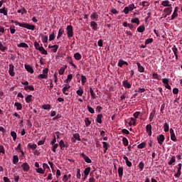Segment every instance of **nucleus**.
<instances>
[{"label": "nucleus", "mask_w": 182, "mask_h": 182, "mask_svg": "<svg viewBox=\"0 0 182 182\" xmlns=\"http://www.w3.org/2000/svg\"><path fill=\"white\" fill-rule=\"evenodd\" d=\"M64 32H65V30L63 28H60L59 29L58 37H57L58 39H59V38H60V36L63 35Z\"/></svg>", "instance_id": "32"}, {"label": "nucleus", "mask_w": 182, "mask_h": 182, "mask_svg": "<svg viewBox=\"0 0 182 182\" xmlns=\"http://www.w3.org/2000/svg\"><path fill=\"white\" fill-rule=\"evenodd\" d=\"M90 26L94 31H97V23L91 21Z\"/></svg>", "instance_id": "16"}, {"label": "nucleus", "mask_w": 182, "mask_h": 182, "mask_svg": "<svg viewBox=\"0 0 182 182\" xmlns=\"http://www.w3.org/2000/svg\"><path fill=\"white\" fill-rule=\"evenodd\" d=\"M67 66L65 65V67H62L59 70L58 73L59 75H63L65 73V70L66 69Z\"/></svg>", "instance_id": "43"}, {"label": "nucleus", "mask_w": 182, "mask_h": 182, "mask_svg": "<svg viewBox=\"0 0 182 182\" xmlns=\"http://www.w3.org/2000/svg\"><path fill=\"white\" fill-rule=\"evenodd\" d=\"M131 22L132 23H136L137 25H139V23H140V20H139V18H132Z\"/></svg>", "instance_id": "39"}, {"label": "nucleus", "mask_w": 182, "mask_h": 182, "mask_svg": "<svg viewBox=\"0 0 182 182\" xmlns=\"http://www.w3.org/2000/svg\"><path fill=\"white\" fill-rule=\"evenodd\" d=\"M81 156L82 157V159H84L86 163H92V160L89 159V157L87 156H86V154H85L84 153L81 154Z\"/></svg>", "instance_id": "10"}, {"label": "nucleus", "mask_w": 182, "mask_h": 182, "mask_svg": "<svg viewBox=\"0 0 182 182\" xmlns=\"http://www.w3.org/2000/svg\"><path fill=\"white\" fill-rule=\"evenodd\" d=\"M171 140H172V141H177V137H176V134H171Z\"/></svg>", "instance_id": "57"}, {"label": "nucleus", "mask_w": 182, "mask_h": 182, "mask_svg": "<svg viewBox=\"0 0 182 182\" xmlns=\"http://www.w3.org/2000/svg\"><path fill=\"white\" fill-rule=\"evenodd\" d=\"M74 58L76 60H80L82 59V55L79 53H76L74 54Z\"/></svg>", "instance_id": "34"}, {"label": "nucleus", "mask_w": 182, "mask_h": 182, "mask_svg": "<svg viewBox=\"0 0 182 182\" xmlns=\"http://www.w3.org/2000/svg\"><path fill=\"white\" fill-rule=\"evenodd\" d=\"M42 107L44 110H50V105H43Z\"/></svg>", "instance_id": "47"}, {"label": "nucleus", "mask_w": 182, "mask_h": 182, "mask_svg": "<svg viewBox=\"0 0 182 182\" xmlns=\"http://www.w3.org/2000/svg\"><path fill=\"white\" fill-rule=\"evenodd\" d=\"M156 139H157L159 144H160V145L163 144V142L164 141V140H166V137L164 136V134H160L159 136H158L156 137Z\"/></svg>", "instance_id": "4"}, {"label": "nucleus", "mask_w": 182, "mask_h": 182, "mask_svg": "<svg viewBox=\"0 0 182 182\" xmlns=\"http://www.w3.org/2000/svg\"><path fill=\"white\" fill-rule=\"evenodd\" d=\"M173 163H176V156H172L171 157V159L169 160V161L168 162V164L169 166H171V164H173Z\"/></svg>", "instance_id": "30"}, {"label": "nucleus", "mask_w": 182, "mask_h": 182, "mask_svg": "<svg viewBox=\"0 0 182 182\" xmlns=\"http://www.w3.org/2000/svg\"><path fill=\"white\" fill-rule=\"evenodd\" d=\"M145 30L144 26H140L138 27L137 31L138 32L143 33V31Z\"/></svg>", "instance_id": "55"}, {"label": "nucleus", "mask_w": 182, "mask_h": 182, "mask_svg": "<svg viewBox=\"0 0 182 182\" xmlns=\"http://www.w3.org/2000/svg\"><path fill=\"white\" fill-rule=\"evenodd\" d=\"M14 106H16L17 110L22 109V104H21L20 102H15Z\"/></svg>", "instance_id": "36"}, {"label": "nucleus", "mask_w": 182, "mask_h": 182, "mask_svg": "<svg viewBox=\"0 0 182 182\" xmlns=\"http://www.w3.org/2000/svg\"><path fill=\"white\" fill-rule=\"evenodd\" d=\"M153 42V38H148L145 41V45H149V43H151Z\"/></svg>", "instance_id": "64"}, {"label": "nucleus", "mask_w": 182, "mask_h": 182, "mask_svg": "<svg viewBox=\"0 0 182 182\" xmlns=\"http://www.w3.org/2000/svg\"><path fill=\"white\" fill-rule=\"evenodd\" d=\"M80 169L77 168V173H76V178H78V180H80Z\"/></svg>", "instance_id": "58"}, {"label": "nucleus", "mask_w": 182, "mask_h": 182, "mask_svg": "<svg viewBox=\"0 0 182 182\" xmlns=\"http://www.w3.org/2000/svg\"><path fill=\"white\" fill-rule=\"evenodd\" d=\"M123 65H126L127 66L129 65V63L122 60H119L118 62V66H119V68H122L123 66Z\"/></svg>", "instance_id": "20"}, {"label": "nucleus", "mask_w": 182, "mask_h": 182, "mask_svg": "<svg viewBox=\"0 0 182 182\" xmlns=\"http://www.w3.org/2000/svg\"><path fill=\"white\" fill-rule=\"evenodd\" d=\"M178 16V14L173 11L172 16H171V21H173V19H176Z\"/></svg>", "instance_id": "54"}, {"label": "nucleus", "mask_w": 182, "mask_h": 182, "mask_svg": "<svg viewBox=\"0 0 182 182\" xmlns=\"http://www.w3.org/2000/svg\"><path fill=\"white\" fill-rule=\"evenodd\" d=\"M18 161H19V157H18V155H14L13 156V163H14V164H17Z\"/></svg>", "instance_id": "33"}, {"label": "nucleus", "mask_w": 182, "mask_h": 182, "mask_svg": "<svg viewBox=\"0 0 182 182\" xmlns=\"http://www.w3.org/2000/svg\"><path fill=\"white\" fill-rule=\"evenodd\" d=\"M103 148H104V152L106 153L107 151V149H109V144L106 141L102 142Z\"/></svg>", "instance_id": "29"}, {"label": "nucleus", "mask_w": 182, "mask_h": 182, "mask_svg": "<svg viewBox=\"0 0 182 182\" xmlns=\"http://www.w3.org/2000/svg\"><path fill=\"white\" fill-rule=\"evenodd\" d=\"M156 114V111H153L151 112L150 116H149V120L150 122L153 121V119H154V114Z\"/></svg>", "instance_id": "50"}, {"label": "nucleus", "mask_w": 182, "mask_h": 182, "mask_svg": "<svg viewBox=\"0 0 182 182\" xmlns=\"http://www.w3.org/2000/svg\"><path fill=\"white\" fill-rule=\"evenodd\" d=\"M90 18L92 19V21H97V19H99V15H97V13L93 12L91 14Z\"/></svg>", "instance_id": "12"}, {"label": "nucleus", "mask_w": 182, "mask_h": 182, "mask_svg": "<svg viewBox=\"0 0 182 182\" xmlns=\"http://www.w3.org/2000/svg\"><path fill=\"white\" fill-rule=\"evenodd\" d=\"M41 41L43 43H48V36H45L43 34H41Z\"/></svg>", "instance_id": "25"}, {"label": "nucleus", "mask_w": 182, "mask_h": 182, "mask_svg": "<svg viewBox=\"0 0 182 182\" xmlns=\"http://www.w3.org/2000/svg\"><path fill=\"white\" fill-rule=\"evenodd\" d=\"M118 174H119V177H123V168L122 167H119L118 168Z\"/></svg>", "instance_id": "45"}, {"label": "nucleus", "mask_w": 182, "mask_h": 182, "mask_svg": "<svg viewBox=\"0 0 182 182\" xmlns=\"http://www.w3.org/2000/svg\"><path fill=\"white\" fill-rule=\"evenodd\" d=\"M152 77H153V79H157L158 80H161V76H160L156 73H152Z\"/></svg>", "instance_id": "21"}, {"label": "nucleus", "mask_w": 182, "mask_h": 182, "mask_svg": "<svg viewBox=\"0 0 182 182\" xmlns=\"http://www.w3.org/2000/svg\"><path fill=\"white\" fill-rule=\"evenodd\" d=\"M181 175V164H178V172L177 173L175 174V177H180V176Z\"/></svg>", "instance_id": "11"}, {"label": "nucleus", "mask_w": 182, "mask_h": 182, "mask_svg": "<svg viewBox=\"0 0 182 182\" xmlns=\"http://www.w3.org/2000/svg\"><path fill=\"white\" fill-rule=\"evenodd\" d=\"M85 126L87 127H89V126H90V124H92V122H90V120H89V118H85Z\"/></svg>", "instance_id": "44"}, {"label": "nucleus", "mask_w": 182, "mask_h": 182, "mask_svg": "<svg viewBox=\"0 0 182 182\" xmlns=\"http://www.w3.org/2000/svg\"><path fill=\"white\" fill-rule=\"evenodd\" d=\"M136 65L138 67L139 72H140V73H143V72H144V68L141 66L140 63H136Z\"/></svg>", "instance_id": "17"}, {"label": "nucleus", "mask_w": 182, "mask_h": 182, "mask_svg": "<svg viewBox=\"0 0 182 182\" xmlns=\"http://www.w3.org/2000/svg\"><path fill=\"white\" fill-rule=\"evenodd\" d=\"M26 103H30V102H32V95H28L26 97Z\"/></svg>", "instance_id": "49"}, {"label": "nucleus", "mask_w": 182, "mask_h": 182, "mask_svg": "<svg viewBox=\"0 0 182 182\" xmlns=\"http://www.w3.org/2000/svg\"><path fill=\"white\" fill-rule=\"evenodd\" d=\"M134 9H136V6H134V4H132L130 5H129L128 6H125L123 12L124 14H125V15H127V14H129V12H130V11H133Z\"/></svg>", "instance_id": "2"}, {"label": "nucleus", "mask_w": 182, "mask_h": 182, "mask_svg": "<svg viewBox=\"0 0 182 182\" xmlns=\"http://www.w3.org/2000/svg\"><path fill=\"white\" fill-rule=\"evenodd\" d=\"M14 68H15V66H14V65H12V64L9 65V73L10 76H11V77L15 76V72H14Z\"/></svg>", "instance_id": "5"}, {"label": "nucleus", "mask_w": 182, "mask_h": 182, "mask_svg": "<svg viewBox=\"0 0 182 182\" xmlns=\"http://www.w3.org/2000/svg\"><path fill=\"white\" fill-rule=\"evenodd\" d=\"M69 89H70V85L68 84H65L63 88V93H64V95H66L68 96V95H69V92H67L68 90H69Z\"/></svg>", "instance_id": "6"}, {"label": "nucleus", "mask_w": 182, "mask_h": 182, "mask_svg": "<svg viewBox=\"0 0 182 182\" xmlns=\"http://www.w3.org/2000/svg\"><path fill=\"white\" fill-rule=\"evenodd\" d=\"M102 117H103V115L102 114H100L97 116V123L101 124L102 123Z\"/></svg>", "instance_id": "40"}, {"label": "nucleus", "mask_w": 182, "mask_h": 182, "mask_svg": "<svg viewBox=\"0 0 182 182\" xmlns=\"http://www.w3.org/2000/svg\"><path fill=\"white\" fill-rule=\"evenodd\" d=\"M53 39H55V33H52L50 36H49V41H53Z\"/></svg>", "instance_id": "63"}, {"label": "nucleus", "mask_w": 182, "mask_h": 182, "mask_svg": "<svg viewBox=\"0 0 182 182\" xmlns=\"http://www.w3.org/2000/svg\"><path fill=\"white\" fill-rule=\"evenodd\" d=\"M38 50H39V52H41V53L42 55H48V51L46 50H45L43 46H41V48H39Z\"/></svg>", "instance_id": "22"}, {"label": "nucleus", "mask_w": 182, "mask_h": 182, "mask_svg": "<svg viewBox=\"0 0 182 182\" xmlns=\"http://www.w3.org/2000/svg\"><path fill=\"white\" fill-rule=\"evenodd\" d=\"M24 66L27 72H29L30 73H33V68H32V66L29 65H25Z\"/></svg>", "instance_id": "14"}, {"label": "nucleus", "mask_w": 182, "mask_h": 182, "mask_svg": "<svg viewBox=\"0 0 182 182\" xmlns=\"http://www.w3.org/2000/svg\"><path fill=\"white\" fill-rule=\"evenodd\" d=\"M11 136L13 137V140L15 141V140H16V132L14 131L11 132Z\"/></svg>", "instance_id": "53"}, {"label": "nucleus", "mask_w": 182, "mask_h": 182, "mask_svg": "<svg viewBox=\"0 0 182 182\" xmlns=\"http://www.w3.org/2000/svg\"><path fill=\"white\" fill-rule=\"evenodd\" d=\"M87 110H88V112H89L90 113H92V114L95 113V109H93L92 108V107L87 105Z\"/></svg>", "instance_id": "59"}, {"label": "nucleus", "mask_w": 182, "mask_h": 182, "mask_svg": "<svg viewBox=\"0 0 182 182\" xmlns=\"http://www.w3.org/2000/svg\"><path fill=\"white\" fill-rule=\"evenodd\" d=\"M66 31L68 36L72 38L73 36V27L72 26H68Z\"/></svg>", "instance_id": "3"}, {"label": "nucleus", "mask_w": 182, "mask_h": 182, "mask_svg": "<svg viewBox=\"0 0 182 182\" xmlns=\"http://www.w3.org/2000/svg\"><path fill=\"white\" fill-rule=\"evenodd\" d=\"M50 48H53L52 52H53V53H56V52H58L59 46L58 45H54L52 46Z\"/></svg>", "instance_id": "41"}, {"label": "nucleus", "mask_w": 182, "mask_h": 182, "mask_svg": "<svg viewBox=\"0 0 182 182\" xmlns=\"http://www.w3.org/2000/svg\"><path fill=\"white\" fill-rule=\"evenodd\" d=\"M87 80V78L86 77V76L81 75V82L82 86H85V84L86 83Z\"/></svg>", "instance_id": "23"}, {"label": "nucleus", "mask_w": 182, "mask_h": 182, "mask_svg": "<svg viewBox=\"0 0 182 182\" xmlns=\"http://www.w3.org/2000/svg\"><path fill=\"white\" fill-rule=\"evenodd\" d=\"M161 5L163 6H169V8L171 7V4H170V1L168 0L163 1Z\"/></svg>", "instance_id": "19"}, {"label": "nucleus", "mask_w": 182, "mask_h": 182, "mask_svg": "<svg viewBox=\"0 0 182 182\" xmlns=\"http://www.w3.org/2000/svg\"><path fill=\"white\" fill-rule=\"evenodd\" d=\"M90 173V167H87L84 171V176L85 178H87V176H89V173Z\"/></svg>", "instance_id": "18"}, {"label": "nucleus", "mask_w": 182, "mask_h": 182, "mask_svg": "<svg viewBox=\"0 0 182 182\" xmlns=\"http://www.w3.org/2000/svg\"><path fill=\"white\" fill-rule=\"evenodd\" d=\"M138 167L140 168L141 171L143 170V168H144V163H143L142 161L140 162Z\"/></svg>", "instance_id": "62"}, {"label": "nucleus", "mask_w": 182, "mask_h": 182, "mask_svg": "<svg viewBox=\"0 0 182 182\" xmlns=\"http://www.w3.org/2000/svg\"><path fill=\"white\" fill-rule=\"evenodd\" d=\"M21 167H22L23 171H29V169L31 168V167L29 166V164H28V163H23L21 165Z\"/></svg>", "instance_id": "9"}, {"label": "nucleus", "mask_w": 182, "mask_h": 182, "mask_svg": "<svg viewBox=\"0 0 182 182\" xmlns=\"http://www.w3.org/2000/svg\"><path fill=\"white\" fill-rule=\"evenodd\" d=\"M73 141H76V140H77L78 141H80V136L79 135V134H75L73 135Z\"/></svg>", "instance_id": "26"}, {"label": "nucleus", "mask_w": 182, "mask_h": 182, "mask_svg": "<svg viewBox=\"0 0 182 182\" xmlns=\"http://www.w3.org/2000/svg\"><path fill=\"white\" fill-rule=\"evenodd\" d=\"M18 48H29V46L26 44V43H21L20 44L18 45Z\"/></svg>", "instance_id": "42"}, {"label": "nucleus", "mask_w": 182, "mask_h": 182, "mask_svg": "<svg viewBox=\"0 0 182 182\" xmlns=\"http://www.w3.org/2000/svg\"><path fill=\"white\" fill-rule=\"evenodd\" d=\"M38 78L39 79H47L48 75H45V74H40V75H38Z\"/></svg>", "instance_id": "60"}, {"label": "nucleus", "mask_w": 182, "mask_h": 182, "mask_svg": "<svg viewBox=\"0 0 182 182\" xmlns=\"http://www.w3.org/2000/svg\"><path fill=\"white\" fill-rule=\"evenodd\" d=\"M72 79H73V75H72V74H69L68 75V77H67V79L65 80V83H69L70 82V80H72Z\"/></svg>", "instance_id": "35"}, {"label": "nucleus", "mask_w": 182, "mask_h": 182, "mask_svg": "<svg viewBox=\"0 0 182 182\" xmlns=\"http://www.w3.org/2000/svg\"><path fill=\"white\" fill-rule=\"evenodd\" d=\"M136 119L135 118L131 117V121L129 123V126H132V124L133 126H136Z\"/></svg>", "instance_id": "37"}, {"label": "nucleus", "mask_w": 182, "mask_h": 182, "mask_svg": "<svg viewBox=\"0 0 182 182\" xmlns=\"http://www.w3.org/2000/svg\"><path fill=\"white\" fill-rule=\"evenodd\" d=\"M164 12H166V15H171V12H173V7H168L164 9Z\"/></svg>", "instance_id": "15"}, {"label": "nucleus", "mask_w": 182, "mask_h": 182, "mask_svg": "<svg viewBox=\"0 0 182 182\" xmlns=\"http://www.w3.org/2000/svg\"><path fill=\"white\" fill-rule=\"evenodd\" d=\"M0 14H3L5 16L8 15V10L5 7L0 9Z\"/></svg>", "instance_id": "28"}, {"label": "nucleus", "mask_w": 182, "mask_h": 182, "mask_svg": "<svg viewBox=\"0 0 182 182\" xmlns=\"http://www.w3.org/2000/svg\"><path fill=\"white\" fill-rule=\"evenodd\" d=\"M164 130L166 133L170 130V127L167 122H165L164 124Z\"/></svg>", "instance_id": "27"}, {"label": "nucleus", "mask_w": 182, "mask_h": 182, "mask_svg": "<svg viewBox=\"0 0 182 182\" xmlns=\"http://www.w3.org/2000/svg\"><path fill=\"white\" fill-rule=\"evenodd\" d=\"M146 132L148 133L149 136H151V124L146 125Z\"/></svg>", "instance_id": "24"}, {"label": "nucleus", "mask_w": 182, "mask_h": 182, "mask_svg": "<svg viewBox=\"0 0 182 182\" xmlns=\"http://www.w3.org/2000/svg\"><path fill=\"white\" fill-rule=\"evenodd\" d=\"M122 85L124 87H126L127 89H130V87H132V85L130 84V82H129L127 80H124L122 82Z\"/></svg>", "instance_id": "8"}, {"label": "nucleus", "mask_w": 182, "mask_h": 182, "mask_svg": "<svg viewBox=\"0 0 182 182\" xmlns=\"http://www.w3.org/2000/svg\"><path fill=\"white\" fill-rule=\"evenodd\" d=\"M28 149H31V150H35L36 147H38V146L36 145V144H28Z\"/></svg>", "instance_id": "38"}, {"label": "nucleus", "mask_w": 182, "mask_h": 182, "mask_svg": "<svg viewBox=\"0 0 182 182\" xmlns=\"http://www.w3.org/2000/svg\"><path fill=\"white\" fill-rule=\"evenodd\" d=\"M77 95L78 96H83V89L80 88L79 90H77Z\"/></svg>", "instance_id": "51"}, {"label": "nucleus", "mask_w": 182, "mask_h": 182, "mask_svg": "<svg viewBox=\"0 0 182 182\" xmlns=\"http://www.w3.org/2000/svg\"><path fill=\"white\" fill-rule=\"evenodd\" d=\"M18 26H21V28H25L26 29H28L29 31H35V26L29 24L28 23H18Z\"/></svg>", "instance_id": "1"}, {"label": "nucleus", "mask_w": 182, "mask_h": 182, "mask_svg": "<svg viewBox=\"0 0 182 182\" xmlns=\"http://www.w3.org/2000/svg\"><path fill=\"white\" fill-rule=\"evenodd\" d=\"M124 160H125V163L126 165L127 166V167H132V162L130 161H129V158H127V156H123Z\"/></svg>", "instance_id": "13"}, {"label": "nucleus", "mask_w": 182, "mask_h": 182, "mask_svg": "<svg viewBox=\"0 0 182 182\" xmlns=\"http://www.w3.org/2000/svg\"><path fill=\"white\" fill-rule=\"evenodd\" d=\"M34 46L37 50H39V49H41V45H39V43L36 41L34 43Z\"/></svg>", "instance_id": "61"}, {"label": "nucleus", "mask_w": 182, "mask_h": 182, "mask_svg": "<svg viewBox=\"0 0 182 182\" xmlns=\"http://www.w3.org/2000/svg\"><path fill=\"white\" fill-rule=\"evenodd\" d=\"M122 142L124 146H129V140H127L126 137L122 139Z\"/></svg>", "instance_id": "52"}, {"label": "nucleus", "mask_w": 182, "mask_h": 182, "mask_svg": "<svg viewBox=\"0 0 182 182\" xmlns=\"http://www.w3.org/2000/svg\"><path fill=\"white\" fill-rule=\"evenodd\" d=\"M36 171L39 174H45V170H43L42 168H38L36 169Z\"/></svg>", "instance_id": "46"}, {"label": "nucleus", "mask_w": 182, "mask_h": 182, "mask_svg": "<svg viewBox=\"0 0 182 182\" xmlns=\"http://www.w3.org/2000/svg\"><path fill=\"white\" fill-rule=\"evenodd\" d=\"M172 50L175 55L176 60H178V49H177V47H176V46H173L172 47Z\"/></svg>", "instance_id": "7"}, {"label": "nucleus", "mask_w": 182, "mask_h": 182, "mask_svg": "<svg viewBox=\"0 0 182 182\" xmlns=\"http://www.w3.org/2000/svg\"><path fill=\"white\" fill-rule=\"evenodd\" d=\"M24 89L25 90H31V91L35 90V88L32 85L26 86L24 87Z\"/></svg>", "instance_id": "48"}, {"label": "nucleus", "mask_w": 182, "mask_h": 182, "mask_svg": "<svg viewBox=\"0 0 182 182\" xmlns=\"http://www.w3.org/2000/svg\"><path fill=\"white\" fill-rule=\"evenodd\" d=\"M90 93L92 99H96V94L95 93V91H93V89H92V87H90Z\"/></svg>", "instance_id": "31"}, {"label": "nucleus", "mask_w": 182, "mask_h": 182, "mask_svg": "<svg viewBox=\"0 0 182 182\" xmlns=\"http://www.w3.org/2000/svg\"><path fill=\"white\" fill-rule=\"evenodd\" d=\"M138 149H144L146 147V144L145 142H141L137 146Z\"/></svg>", "instance_id": "56"}]
</instances>
